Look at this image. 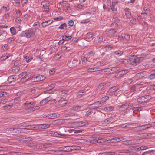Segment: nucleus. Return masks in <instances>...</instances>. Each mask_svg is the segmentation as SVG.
Listing matches in <instances>:
<instances>
[{"label":"nucleus","instance_id":"30","mask_svg":"<svg viewBox=\"0 0 155 155\" xmlns=\"http://www.w3.org/2000/svg\"><path fill=\"white\" fill-rule=\"evenodd\" d=\"M114 109V107L112 106H109L106 107L104 109L105 111H111Z\"/></svg>","mask_w":155,"mask_h":155},{"label":"nucleus","instance_id":"41","mask_svg":"<svg viewBox=\"0 0 155 155\" xmlns=\"http://www.w3.org/2000/svg\"><path fill=\"white\" fill-rule=\"evenodd\" d=\"M81 106H74L71 109L72 110L74 111H76L80 109L81 108Z\"/></svg>","mask_w":155,"mask_h":155},{"label":"nucleus","instance_id":"7","mask_svg":"<svg viewBox=\"0 0 155 155\" xmlns=\"http://www.w3.org/2000/svg\"><path fill=\"white\" fill-rule=\"evenodd\" d=\"M36 101L33 98L28 99L27 101L23 104V105L25 106L28 105H34L36 104Z\"/></svg>","mask_w":155,"mask_h":155},{"label":"nucleus","instance_id":"19","mask_svg":"<svg viewBox=\"0 0 155 155\" xmlns=\"http://www.w3.org/2000/svg\"><path fill=\"white\" fill-rule=\"evenodd\" d=\"M49 125L48 124H41L38 125V129H46L49 127Z\"/></svg>","mask_w":155,"mask_h":155},{"label":"nucleus","instance_id":"56","mask_svg":"<svg viewBox=\"0 0 155 155\" xmlns=\"http://www.w3.org/2000/svg\"><path fill=\"white\" fill-rule=\"evenodd\" d=\"M148 78L150 80H152L155 79V73L150 75L148 76Z\"/></svg>","mask_w":155,"mask_h":155},{"label":"nucleus","instance_id":"13","mask_svg":"<svg viewBox=\"0 0 155 155\" xmlns=\"http://www.w3.org/2000/svg\"><path fill=\"white\" fill-rule=\"evenodd\" d=\"M18 78H21V79L24 80L25 79H26L27 78H28L27 77V73L26 72H24L21 73L18 76Z\"/></svg>","mask_w":155,"mask_h":155},{"label":"nucleus","instance_id":"2","mask_svg":"<svg viewBox=\"0 0 155 155\" xmlns=\"http://www.w3.org/2000/svg\"><path fill=\"white\" fill-rule=\"evenodd\" d=\"M35 31L34 29L29 28L27 30L23 31L21 34V36L26 37L27 38H30L34 36Z\"/></svg>","mask_w":155,"mask_h":155},{"label":"nucleus","instance_id":"3","mask_svg":"<svg viewBox=\"0 0 155 155\" xmlns=\"http://www.w3.org/2000/svg\"><path fill=\"white\" fill-rule=\"evenodd\" d=\"M150 98L149 95L143 96L138 98L137 101L139 104L143 105L145 104Z\"/></svg>","mask_w":155,"mask_h":155},{"label":"nucleus","instance_id":"39","mask_svg":"<svg viewBox=\"0 0 155 155\" xmlns=\"http://www.w3.org/2000/svg\"><path fill=\"white\" fill-rule=\"evenodd\" d=\"M127 73V71L125 70L121 71L118 72V74L120 76H123L124 75L126 74Z\"/></svg>","mask_w":155,"mask_h":155},{"label":"nucleus","instance_id":"34","mask_svg":"<svg viewBox=\"0 0 155 155\" xmlns=\"http://www.w3.org/2000/svg\"><path fill=\"white\" fill-rule=\"evenodd\" d=\"M14 126L17 127H26L27 126L26 124V123H24L19 124L17 125Z\"/></svg>","mask_w":155,"mask_h":155},{"label":"nucleus","instance_id":"12","mask_svg":"<svg viewBox=\"0 0 155 155\" xmlns=\"http://www.w3.org/2000/svg\"><path fill=\"white\" fill-rule=\"evenodd\" d=\"M86 14L87 15H88V18L86 19H84V20H82L81 21V23H87V22H89L90 21L89 19L91 17V13L89 12H85L84 13V15H85Z\"/></svg>","mask_w":155,"mask_h":155},{"label":"nucleus","instance_id":"32","mask_svg":"<svg viewBox=\"0 0 155 155\" xmlns=\"http://www.w3.org/2000/svg\"><path fill=\"white\" fill-rule=\"evenodd\" d=\"M97 68H92L88 69L87 70V71L89 72H93L98 71Z\"/></svg>","mask_w":155,"mask_h":155},{"label":"nucleus","instance_id":"15","mask_svg":"<svg viewBox=\"0 0 155 155\" xmlns=\"http://www.w3.org/2000/svg\"><path fill=\"white\" fill-rule=\"evenodd\" d=\"M107 10L108 12H111L114 14H116L117 12V8L111 6L108 8Z\"/></svg>","mask_w":155,"mask_h":155},{"label":"nucleus","instance_id":"21","mask_svg":"<svg viewBox=\"0 0 155 155\" xmlns=\"http://www.w3.org/2000/svg\"><path fill=\"white\" fill-rule=\"evenodd\" d=\"M26 127H28V128H26V129H28V130H32L37 128H38V125H27Z\"/></svg>","mask_w":155,"mask_h":155},{"label":"nucleus","instance_id":"50","mask_svg":"<svg viewBox=\"0 0 155 155\" xmlns=\"http://www.w3.org/2000/svg\"><path fill=\"white\" fill-rule=\"evenodd\" d=\"M68 91L66 90H62L60 92V94L62 96H64L68 92Z\"/></svg>","mask_w":155,"mask_h":155},{"label":"nucleus","instance_id":"42","mask_svg":"<svg viewBox=\"0 0 155 155\" xmlns=\"http://www.w3.org/2000/svg\"><path fill=\"white\" fill-rule=\"evenodd\" d=\"M66 24L65 23H64L61 25L58 28V29H64L65 28H66Z\"/></svg>","mask_w":155,"mask_h":155},{"label":"nucleus","instance_id":"28","mask_svg":"<svg viewBox=\"0 0 155 155\" xmlns=\"http://www.w3.org/2000/svg\"><path fill=\"white\" fill-rule=\"evenodd\" d=\"M127 59H123L120 58L117 61V63L122 64L124 63L127 64Z\"/></svg>","mask_w":155,"mask_h":155},{"label":"nucleus","instance_id":"49","mask_svg":"<svg viewBox=\"0 0 155 155\" xmlns=\"http://www.w3.org/2000/svg\"><path fill=\"white\" fill-rule=\"evenodd\" d=\"M106 84L104 83H101L99 84L98 86V88L101 89H102L103 87L105 86Z\"/></svg>","mask_w":155,"mask_h":155},{"label":"nucleus","instance_id":"18","mask_svg":"<svg viewBox=\"0 0 155 155\" xmlns=\"http://www.w3.org/2000/svg\"><path fill=\"white\" fill-rule=\"evenodd\" d=\"M58 115L55 113H52L48 114L46 117L48 118H54L58 117Z\"/></svg>","mask_w":155,"mask_h":155},{"label":"nucleus","instance_id":"46","mask_svg":"<svg viewBox=\"0 0 155 155\" xmlns=\"http://www.w3.org/2000/svg\"><path fill=\"white\" fill-rule=\"evenodd\" d=\"M48 102L45 98L44 100L40 101V104L41 105L43 106L46 104Z\"/></svg>","mask_w":155,"mask_h":155},{"label":"nucleus","instance_id":"11","mask_svg":"<svg viewBox=\"0 0 155 155\" xmlns=\"http://www.w3.org/2000/svg\"><path fill=\"white\" fill-rule=\"evenodd\" d=\"M49 4V3L48 1H45L42 2L41 4V5L42 6V8L44 9L45 12H48L49 11V8L48 7V5H47V4L48 5Z\"/></svg>","mask_w":155,"mask_h":155},{"label":"nucleus","instance_id":"17","mask_svg":"<svg viewBox=\"0 0 155 155\" xmlns=\"http://www.w3.org/2000/svg\"><path fill=\"white\" fill-rule=\"evenodd\" d=\"M111 140H114L115 141L114 142H120L121 141L124 140V138L120 137H117L112 138Z\"/></svg>","mask_w":155,"mask_h":155},{"label":"nucleus","instance_id":"59","mask_svg":"<svg viewBox=\"0 0 155 155\" xmlns=\"http://www.w3.org/2000/svg\"><path fill=\"white\" fill-rule=\"evenodd\" d=\"M135 86L137 89H139L141 87H144L143 84H135Z\"/></svg>","mask_w":155,"mask_h":155},{"label":"nucleus","instance_id":"44","mask_svg":"<svg viewBox=\"0 0 155 155\" xmlns=\"http://www.w3.org/2000/svg\"><path fill=\"white\" fill-rule=\"evenodd\" d=\"M81 59L82 61V64H85L86 63L87 60L86 58L84 56H81Z\"/></svg>","mask_w":155,"mask_h":155},{"label":"nucleus","instance_id":"23","mask_svg":"<svg viewBox=\"0 0 155 155\" xmlns=\"http://www.w3.org/2000/svg\"><path fill=\"white\" fill-rule=\"evenodd\" d=\"M16 78V77L15 75L11 76L8 77V80L10 82H12L14 81Z\"/></svg>","mask_w":155,"mask_h":155},{"label":"nucleus","instance_id":"47","mask_svg":"<svg viewBox=\"0 0 155 155\" xmlns=\"http://www.w3.org/2000/svg\"><path fill=\"white\" fill-rule=\"evenodd\" d=\"M10 31L12 34L15 35L16 34V30L14 27H12L10 28Z\"/></svg>","mask_w":155,"mask_h":155},{"label":"nucleus","instance_id":"26","mask_svg":"<svg viewBox=\"0 0 155 155\" xmlns=\"http://www.w3.org/2000/svg\"><path fill=\"white\" fill-rule=\"evenodd\" d=\"M116 153L114 152H104L103 153H100L98 155H114Z\"/></svg>","mask_w":155,"mask_h":155},{"label":"nucleus","instance_id":"37","mask_svg":"<svg viewBox=\"0 0 155 155\" xmlns=\"http://www.w3.org/2000/svg\"><path fill=\"white\" fill-rule=\"evenodd\" d=\"M73 66L74 67H76L80 64V62L78 60H74L72 61Z\"/></svg>","mask_w":155,"mask_h":155},{"label":"nucleus","instance_id":"22","mask_svg":"<svg viewBox=\"0 0 155 155\" xmlns=\"http://www.w3.org/2000/svg\"><path fill=\"white\" fill-rule=\"evenodd\" d=\"M20 138H21V139L23 140L24 141H30L32 140V139L31 138L28 137L21 136Z\"/></svg>","mask_w":155,"mask_h":155},{"label":"nucleus","instance_id":"62","mask_svg":"<svg viewBox=\"0 0 155 155\" xmlns=\"http://www.w3.org/2000/svg\"><path fill=\"white\" fill-rule=\"evenodd\" d=\"M141 73H138L136 75V77L138 79H141L143 77V76L141 75Z\"/></svg>","mask_w":155,"mask_h":155},{"label":"nucleus","instance_id":"35","mask_svg":"<svg viewBox=\"0 0 155 155\" xmlns=\"http://www.w3.org/2000/svg\"><path fill=\"white\" fill-rule=\"evenodd\" d=\"M63 40L65 41H68L71 39L72 37L71 36H67V35H64L63 37Z\"/></svg>","mask_w":155,"mask_h":155},{"label":"nucleus","instance_id":"14","mask_svg":"<svg viewBox=\"0 0 155 155\" xmlns=\"http://www.w3.org/2000/svg\"><path fill=\"white\" fill-rule=\"evenodd\" d=\"M103 105V102L101 101H98L92 104L93 105H94V108L101 107Z\"/></svg>","mask_w":155,"mask_h":155},{"label":"nucleus","instance_id":"10","mask_svg":"<svg viewBox=\"0 0 155 155\" xmlns=\"http://www.w3.org/2000/svg\"><path fill=\"white\" fill-rule=\"evenodd\" d=\"M119 70L120 68L118 67H113L107 69L106 71L113 74Z\"/></svg>","mask_w":155,"mask_h":155},{"label":"nucleus","instance_id":"48","mask_svg":"<svg viewBox=\"0 0 155 155\" xmlns=\"http://www.w3.org/2000/svg\"><path fill=\"white\" fill-rule=\"evenodd\" d=\"M17 130L19 133H21L25 132L26 131L28 130V129H26V128H21L20 129Z\"/></svg>","mask_w":155,"mask_h":155},{"label":"nucleus","instance_id":"25","mask_svg":"<svg viewBox=\"0 0 155 155\" xmlns=\"http://www.w3.org/2000/svg\"><path fill=\"white\" fill-rule=\"evenodd\" d=\"M118 89V87L117 86H115L112 87L109 90V91L112 93L115 92Z\"/></svg>","mask_w":155,"mask_h":155},{"label":"nucleus","instance_id":"45","mask_svg":"<svg viewBox=\"0 0 155 155\" xmlns=\"http://www.w3.org/2000/svg\"><path fill=\"white\" fill-rule=\"evenodd\" d=\"M68 101L67 100H63L59 101L60 104H61L62 106H65L67 103Z\"/></svg>","mask_w":155,"mask_h":155},{"label":"nucleus","instance_id":"64","mask_svg":"<svg viewBox=\"0 0 155 155\" xmlns=\"http://www.w3.org/2000/svg\"><path fill=\"white\" fill-rule=\"evenodd\" d=\"M15 129L14 128H9L6 129L5 130L6 131H10L11 132V133L14 132V131L15 130Z\"/></svg>","mask_w":155,"mask_h":155},{"label":"nucleus","instance_id":"43","mask_svg":"<svg viewBox=\"0 0 155 155\" xmlns=\"http://www.w3.org/2000/svg\"><path fill=\"white\" fill-rule=\"evenodd\" d=\"M109 99V97L108 96H105V97H102V100L101 101H102L103 103V104H104L105 103V102L106 101L108 100Z\"/></svg>","mask_w":155,"mask_h":155},{"label":"nucleus","instance_id":"52","mask_svg":"<svg viewBox=\"0 0 155 155\" xmlns=\"http://www.w3.org/2000/svg\"><path fill=\"white\" fill-rule=\"evenodd\" d=\"M94 35V33H93L91 32L87 33L86 35L87 37H88V38H90Z\"/></svg>","mask_w":155,"mask_h":155},{"label":"nucleus","instance_id":"53","mask_svg":"<svg viewBox=\"0 0 155 155\" xmlns=\"http://www.w3.org/2000/svg\"><path fill=\"white\" fill-rule=\"evenodd\" d=\"M152 135L151 133H143L141 134V135L143 137H146L147 136L150 137Z\"/></svg>","mask_w":155,"mask_h":155},{"label":"nucleus","instance_id":"31","mask_svg":"<svg viewBox=\"0 0 155 155\" xmlns=\"http://www.w3.org/2000/svg\"><path fill=\"white\" fill-rule=\"evenodd\" d=\"M39 107L38 106H34L28 109L29 111L31 112H33L38 110Z\"/></svg>","mask_w":155,"mask_h":155},{"label":"nucleus","instance_id":"38","mask_svg":"<svg viewBox=\"0 0 155 155\" xmlns=\"http://www.w3.org/2000/svg\"><path fill=\"white\" fill-rule=\"evenodd\" d=\"M116 32L115 29H111L108 31V33L110 35L112 36Z\"/></svg>","mask_w":155,"mask_h":155},{"label":"nucleus","instance_id":"27","mask_svg":"<svg viewBox=\"0 0 155 155\" xmlns=\"http://www.w3.org/2000/svg\"><path fill=\"white\" fill-rule=\"evenodd\" d=\"M123 52L120 50H118L117 51L113 52L114 54L118 56H121L123 54Z\"/></svg>","mask_w":155,"mask_h":155},{"label":"nucleus","instance_id":"40","mask_svg":"<svg viewBox=\"0 0 155 155\" xmlns=\"http://www.w3.org/2000/svg\"><path fill=\"white\" fill-rule=\"evenodd\" d=\"M135 126L136 124L135 123H126V128H129Z\"/></svg>","mask_w":155,"mask_h":155},{"label":"nucleus","instance_id":"33","mask_svg":"<svg viewBox=\"0 0 155 155\" xmlns=\"http://www.w3.org/2000/svg\"><path fill=\"white\" fill-rule=\"evenodd\" d=\"M132 109L133 110L142 111L143 109V107H134L132 108Z\"/></svg>","mask_w":155,"mask_h":155},{"label":"nucleus","instance_id":"8","mask_svg":"<svg viewBox=\"0 0 155 155\" xmlns=\"http://www.w3.org/2000/svg\"><path fill=\"white\" fill-rule=\"evenodd\" d=\"M51 135L53 136H55L58 137H59L62 138H66L67 137V135L63 134H59L57 132L54 131H51L50 133Z\"/></svg>","mask_w":155,"mask_h":155},{"label":"nucleus","instance_id":"6","mask_svg":"<svg viewBox=\"0 0 155 155\" xmlns=\"http://www.w3.org/2000/svg\"><path fill=\"white\" fill-rule=\"evenodd\" d=\"M46 78V77L44 75H39L32 78L31 80L33 81L38 82L45 80Z\"/></svg>","mask_w":155,"mask_h":155},{"label":"nucleus","instance_id":"60","mask_svg":"<svg viewBox=\"0 0 155 155\" xmlns=\"http://www.w3.org/2000/svg\"><path fill=\"white\" fill-rule=\"evenodd\" d=\"M126 16L128 18H130L131 17V13L130 12H126L125 13Z\"/></svg>","mask_w":155,"mask_h":155},{"label":"nucleus","instance_id":"24","mask_svg":"<svg viewBox=\"0 0 155 155\" xmlns=\"http://www.w3.org/2000/svg\"><path fill=\"white\" fill-rule=\"evenodd\" d=\"M33 26L34 27H35L34 30L36 31V29H38L40 27V25L39 22L37 21L35 22L33 24Z\"/></svg>","mask_w":155,"mask_h":155},{"label":"nucleus","instance_id":"36","mask_svg":"<svg viewBox=\"0 0 155 155\" xmlns=\"http://www.w3.org/2000/svg\"><path fill=\"white\" fill-rule=\"evenodd\" d=\"M126 143H127V145H133L135 144L136 143V142L134 141V140H129L126 141Z\"/></svg>","mask_w":155,"mask_h":155},{"label":"nucleus","instance_id":"5","mask_svg":"<svg viewBox=\"0 0 155 155\" xmlns=\"http://www.w3.org/2000/svg\"><path fill=\"white\" fill-rule=\"evenodd\" d=\"M114 120L112 117H110L105 119L104 121L100 122V124L103 126H104L107 125L110 123H112L114 122Z\"/></svg>","mask_w":155,"mask_h":155},{"label":"nucleus","instance_id":"63","mask_svg":"<svg viewBox=\"0 0 155 155\" xmlns=\"http://www.w3.org/2000/svg\"><path fill=\"white\" fill-rule=\"evenodd\" d=\"M124 36L125 39L126 40H129L130 39V36L127 34H125Z\"/></svg>","mask_w":155,"mask_h":155},{"label":"nucleus","instance_id":"16","mask_svg":"<svg viewBox=\"0 0 155 155\" xmlns=\"http://www.w3.org/2000/svg\"><path fill=\"white\" fill-rule=\"evenodd\" d=\"M52 22L51 20H49L41 23V25L43 27H45L47 26L48 25Z\"/></svg>","mask_w":155,"mask_h":155},{"label":"nucleus","instance_id":"29","mask_svg":"<svg viewBox=\"0 0 155 155\" xmlns=\"http://www.w3.org/2000/svg\"><path fill=\"white\" fill-rule=\"evenodd\" d=\"M24 57L25 59H26V61L27 63L31 61V60L33 59V57L27 55L24 56Z\"/></svg>","mask_w":155,"mask_h":155},{"label":"nucleus","instance_id":"1","mask_svg":"<svg viewBox=\"0 0 155 155\" xmlns=\"http://www.w3.org/2000/svg\"><path fill=\"white\" fill-rule=\"evenodd\" d=\"M143 59V57L132 58L127 59L126 60L127 64L135 66L140 63Z\"/></svg>","mask_w":155,"mask_h":155},{"label":"nucleus","instance_id":"55","mask_svg":"<svg viewBox=\"0 0 155 155\" xmlns=\"http://www.w3.org/2000/svg\"><path fill=\"white\" fill-rule=\"evenodd\" d=\"M143 125H141V126H139L137 127L138 129L141 131H142L143 130H145L147 129H146V127L145 126H143L142 127Z\"/></svg>","mask_w":155,"mask_h":155},{"label":"nucleus","instance_id":"4","mask_svg":"<svg viewBox=\"0 0 155 155\" xmlns=\"http://www.w3.org/2000/svg\"><path fill=\"white\" fill-rule=\"evenodd\" d=\"M133 106V104L130 103H127L118 106L119 109L121 111H124L126 110L129 107Z\"/></svg>","mask_w":155,"mask_h":155},{"label":"nucleus","instance_id":"20","mask_svg":"<svg viewBox=\"0 0 155 155\" xmlns=\"http://www.w3.org/2000/svg\"><path fill=\"white\" fill-rule=\"evenodd\" d=\"M60 149L62 150H64V151L65 152L71 151L70 146H64L61 147Z\"/></svg>","mask_w":155,"mask_h":155},{"label":"nucleus","instance_id":"58","mask_svg":"<svg viewBox=\"0 0 155 155\" xmlns=\"http://www.w3.org/2000/svg\"><path fill=\"white\" fill-rule=\"evenodd\" d=\"M35 75V74L33 72L30 73L28 74L27 73V77L28 78H27V80L28 79L34 76Z\"/></svg>","mask_w":155,"mask_h":155},{"label":"nucleus","instance_id":"54","mask_svg":"<svg viewBox=\"0 0 155 155\" xmlns=\"http://www.w3.org/2000/svg\"><path fill=\"white\" fill-rule=\"evenodd\" d=\"M6 6H3L2 8L1 9V11H2L4 12H6L7 11V5H6Z\"/></svg>","mask_w":155,"mask_h":155},{"label":"nucleus","instance_id":"57","mask_svg":"<svg viewBox=\"0 0 155 155\" xmlns=\"http://www.w3.org/2000/svg\"><path fill=\"white\" fill-rule=\"evenodd\" d=\"M100 142L98 141H97V139H93L90 141V143L91 144H95L96 143H98Z\"/></svg>","mask_w":155,"mask_h":155},{"label":"nucleus","instance_id":"9","mask_svg":"<svg viewBox=\"0 0 155 155\" xmlns=\"http://www.w3.org/2000/svg\"><path fill=\"white\" fill-rule=\"evenodd\" d=\"M88 124V122L83 121L76 122L74 123L75 127H83Z\"/></svg>","mask_w":155,"mask_h":155},{"label":"nucleus","instance_id":"61","mask_svg":"<svg viewBox=\"0 0 155 155\" xmlns=\"http://www.w3.org/2000/svg\"><path fill=\"white\" fill-rule=\"evenodd\" d=\"M123 155H136V153H134L125 152L123 153Z\"/></svg>","mask_w":155,"mask_h":155},{"label":"nucleus","instance_id":"51","mask_svg":"<svg viewBox=\"0 0 155 155\" xmlns=\"http://www.w3.org/2000/svg\"><path fill=\"white\" fill-rule=\"evenodd\" d=\"M9 56H8L7 54H5L4 55H2L1 57V59L3 60H5L6 59L8 58Z\"/></svg>","mask_w":155,"mask_h":155}]
</instances>
